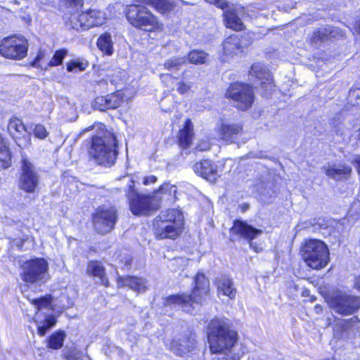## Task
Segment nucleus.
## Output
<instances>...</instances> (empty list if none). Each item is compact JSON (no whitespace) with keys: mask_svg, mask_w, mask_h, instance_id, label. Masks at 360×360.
<instances>
[{"mask_svg":"<svg viewBox=\"0 0 360 360\" xmlns=\"http://www.w3.org/2000/svg\"><path fill=\"white\" fill-rule=\"evenodd\" d=\"M326 300L334 311L342 316L354 314L360 308V297L340 290L330 292Z\"/></svg>","mask_w":360,"mask_h":360,"instance_id":"nucleus-9","label":"nucleus"},{"mask_svg":"<svg viewBox=\"0 0 360 360\" xmlns=\"http://www.w3.org/2000/svg\"><path fill=\"white\" fill-rule=\"evenodd\" d=\"M357 318L354 316L349 319H338L336 321L334 332L336 337L338 338H343V332L347 330L351 326L352 323L355 322Z\"/></svg>","mask_w":360,"mask_h":360,"instance_id":"nucleus-36","label":"nucleus"},{"mask_svg":"<svg viewBox=\"0 0 360 360\" xmlns=\"http://www.w3.org/2000/svg\"><path fill=\"white\" fill-rule=\"evenodd\" d=\"M211 295L210 281L202 271H198L193 277L191 292L176 293L164 298V306L178 305L186 313H191L195 305L202 306Z\"/></svg>","mask_w":360,"mask_h":360,"instance_id":"nucleus-4","label":"nucleus"},{"mask_svg":"<svg viewBox=\"0 0 360 360\" xmlns=\"http://www.w3.org/2000/svg\"><path fill=\"white\" fill-rule=\"evenodd\" d=\"M169 349L176 356H189L198 354L197 333L193 330H188L181 338H173L170 342Z\"/></svg>","mask_w":360,"mask_h":360,"instance_id":"nucleus-16","label":"nucleus"},{"mask_svg":"<svg viewBox=\"0 0 360 360\" xmlns=\"http://www.w3.org/2000/svg\"><path fill=\"white\" fill-rule=\"evenodd\" d=\"M175 187L169 183H164L155 190L153 193H142L136 188L135 181L131 179L126 191L128 207L133 215L136 217H148L157 212L161 207L160 199L155 194H168L172 195L175 193Z\"/></svg>","mask_w":360,"mask_h":360,"instance_id":"nucleus-2","label":"nucleus"},{"mask_svg":"<svg viewBox=\"0 0 360 360\" xmlns=\"http://www.w3.org/2000/svg\"><path fill=\"white\" fill-rule=\"evenodd\" d=\"M300 253L307 264L314 269L325 267L329 262L328 246L321 240H306L300 248Z\"/></svg>","mask_w":360,"mask_h":360,"instance_id":"nucleus-7","label":"nucleus"},{"mask_svg":"<svg viewBox=\"0 0 360 360\" xmlns=\"http://www.w3.org/2000/svg\"><path fill=\"white\" fill-rule=\"evenodd\" d=\"M354 286L356 288H357L358 290H360V275L359 276V277L356 278V281L355 282V284H354Z\"/></svg>","mask_w":360,"mask_h":360,"instance_id":"nucleus-56","label":"nucleus"},{"mask_svg":"<svg viewBox=\"0 0 360 360\" xmlns=\"http://www.w3.org/2000/svg\"><path fill=\"white\" fill-rule=\"evenodd\" d=\"M12 155L8 146H0V168L6 169L11 166Z\"/></svg>","mask_w":360,"mask_h":360,"instance_id":"nucleus-38","label":"nucleus"},{"mask_svg":"<svg viewBox=\"0 0 360 360\" xmlns=\"http://www.w3.org/2000/svg\"><path fill=\"white\" fill-rule=\"evenodd\" d=\"M213 5L218 8L226 11L229 6V3L226 0H215Z\"/></svg>","mask_w":360,"mask_h":360,"instance_id":"nucleus-49","label":"nucleus"},{"mask_svg":"<svg viewBox=\"0 0 360 360\" xmlns=\"http://www.w3.org/2000/svg\"><path fill=\"white\" fill-rule=\"evenodd\" d=\"M249 75L260 82L266 79L271 75L268 70L259 63H253L250 68Z\"/></svg>","mask_w":360,"mask_h":360,"instance_id":"nucleus-35","label":"nucleus"},{"mask_svg":"<svg viewBox=\"0 0 360 360\" xmlns=\"http://www.w3.org/2000/svg\"><path fill=\"white\" fill-rule=\"evenodd\" d=\"M176 6L174 0H133L126 6L124 14L128 23L136 30L146 32H158L164 29L163 23L148 7L162 15L173 12Z\"/></svg>","mask_w":360,"mask_h":360,"instance_id":"nucleus-1","label":"nucleus"},{"mask_svg":"<svg viewBox=\"0 0 360 360\" xmlns=\"http://www.w3.org/2000/svg\"><path fill=\"white\" fill-rule=\"evenodd\" d=\"M98 49L105 56H111L114 52L113 41L110 32H105L97 39Z\"/></svg>","mask_w":360,"mask_h":360,"instance_id":"nucleus-29","label":"nucleus"},{"mask_svg":"<svg viewBox=\"0 0 360 360\" xmlns=\"http://www.w3.org/2000/svg\"><path fill=\"white\" fill-rule=\"evenodd\" d=\"M63 357L66 360H82V352L75 348H70L63 354Z\"/></svg>","mask_w":360,"mask_h":360,"instance_id":"nucleus-44","label":"nucleus"},{"mask_svg":"<svg viewBox=\"0 0 360 360\" xmlns=\"http://www.w3.org/2000/svg\"><path fill=\"white\" fill-rule=\"evenodd\" d=\"M231 236L243 238L250 243L262 234V231L248 224L241 219H235L229 229ZM252 243H250V246Z\"/></svg>","mask_w":360,"mask_h":360,"instance_id":"nucleus-20","label":"nucleus"},{"mask_svg":"<svg viewBox=\"0 0 360 360\" xmlns=\"http://www.w3.org/2000/svg\"><path fill=\"white\" fill-rule=\"evenodd\" d=\"M133 95L128 94V89H121L108 94L105 96H97L92 102L94 110L105 111L120 107L124 103L128 102Z\"/></svg>","mask_w":360,"mask_h":360,"instance_id":"nucleus-15","label":"nucleus"},{"mask_svg":"<svg viewBox=\"0 0 360 360\" xmlns=\"http://www.w3.org/2000/svg\"><path fill=\"white\" fill-rule=\"evenodd\" d=\"M351 162L356 167L359 174H360V155H354Z\"/></svg>","mask_w":360,"mask_h":360,"instance_id":"nucleus-51","label":"nucleus"},{"mask_svg":"<svg viewBox=\"0 0 360 360\" xmlns=\"http://www.w3.org/2000/svg\"><path fill=\"white\" fill-rule=\"evenodd\" d=\"M155 237L158 240L177 239L183 233L184 219L177 209H167L155 217L153 224Z\"/></svg>","mask_w":360,"mask_h":360,"instance_id":"nucleus-6","label":"nucleus"},{"mask_svg":"<svg viewBox=\"0 0 360 360\" xmlns=\"http://www.w3.org/2000/svg\"><path fill=\"white\" fill-rule=\"evenodd\" d=\"M206 338L210 352L221 354L230 352L238 340V333L227 318L214 316L206 326Z\"/></svg>","mask_w":360,"mask_h":360,"instance_id":"nucleus-3","label":"nucleus"},{"mask_svg":"<svg viewBox=\"0 0 360 360\" xmlns=\"http://www.w3.org/2000/svg\"><path fill=\"white\" fill-rule=\"evenodd\" d=\"M259 85L262 89V96L268 98L275 89L272 75L261 81Z\"/></svg>","mask_w":360,"mask_h":360,"instance_id":"nucleus-39","label":"nucleus"},{"mask_svg":"<svg viewBox=\"0 0 360 360\" xmlns=\"http://www.w3.org/2000/svg\"><path fill=\"white\" fill-rule=\"evenodd\" d=\"M208 54L199 49H193L187 54V58L190 63L194 65H202L206 63Z\"/></svg>","mask_w":360,"mask_h":360,"instance_id":"nucleus-34","label":"nucleus"},{"mask_svg":"<svg viewBox=\"0 0 360 360\" xmlns=\"http://www.w3.org/2000/svg\"><path fill=\"white\" fill-rule=\"evenodd\" d=\"M245 40L246 37L243 34H231L226 37L221 42L222 60H226L243 54L250 44L245 42Z\"/></svg>","mask_w":360,"mask_h":360,"instance_id":"nucleus-18","label":"nucleus"},{"mask_svg":"<svg viewBox=\"0 0 360 360\" xmlns=\"http://www.w3.org/2000/svg\"><path fill=\"white\" fill-rule=\"evenodd\" d=\"M193 169L198 176L210 182H215L220 176L219 172H222L223 168L210 159H202L193 165Z\"/></svg>","mask_w":360,"mask_h":360,"instance_id":"nucleus-19","label":"nucleus"},{"mask_svg":"<svg viewBox=\"0 0 360 360\" xmlns=\"http://www.w3.org/2000/svg\"><path fill=\"white\" fill-rule=\"evenodd\" d=\"M159 77L164 86L172 90L174 89V86L176 84V81L178 80L177 77L169 73H162Z\"/></svg>","mask_w":360,"mask_h":360,"instance_id":"nucleus-43","label":"nucleus"},{"mask_svg":"<svg viewBox=\"0 0 360 360\" xmlns=\"http://www.w3.org/2000/svg\"><path fill=\"white\" fill-rule=\"evenodd\" d=\"M214 284L218 293L226 296L231 300L235 299L237 290L234 286L232 278L223 275L215 281Z\"/></svg>","mask_w":360,"mask_h":360,"instance_id":"nucleus-25","label":"nucleus"},{"mask_svg":"<svg viewBox=\"0 0 360 360\" xmlns=\"http://www.w3.org/2000/svg\"><path fill=\"white\" fill-rule=\"evenodd\" d=\"M245 132L241 122H229L221 120L216 129L217 140L225 145L237 143L243 140Z\"/></svg>","mask_w":360,"mask_h":360,"instance_id":"nucleus-14","label":"nucleus"},{"mask_svg":"<svg viewBox=\"0 0 360 360\" xmlns=\"http://www.w3.org/2000/svg\"><path fill=\"white\" fill-rule=\"evenodd\" d=\"M28 41L22 35L12 34L0 41V56L6 59L20 60L28 52Z\"/></svg>","mask_w":360,"mask_h":360,"instance_id":"nucleus-11","label":"nucleus"},{"mask_svg":"<svg viewBox=\"0 0 360 360\" xmlns=\"http://www.w3.org/2000/svg\"><path fill=\"white\" fill-rule=\"evenodd\" d=\"M28 300L30 303L35 307L37 310L36 313L44 309L53 310L54 308L53 305V297L49 293L37 298L28 299Z\"/></svg>","mask_w":360,"mask_h":360,"instance_id":"nucleus-30","label":"nucleus"},{"mask_svg":"<svg viewBox=\"0 0 360 360\" xmlns=\"http://www.w3.org/2000/svg\"><path fill=\"white\" fill-rule=\"evenodd\" d=\"M87 154L99 165L112 166L118 155V141L115 133L104 131L103 136H91L86 143Z\"/></svg>","mask_w":360,"mask_h":360,"instance_id":"nucleus-5","label":"nucleus"},{"mask_svg":"<svg viewBox=\"0 0 360 360\" xmlns=\"http://www.w3.org/2000/svg\"><path fill=\"white\" fill-rule=\"evenodd\" d=\"M191 89V85L188 83H186L183 81H181L177 83V92L181 94L184 95L186 93H187Z\"/></svg>","mask_w":360,"mask_h":360,"instance_id":"nucleus-47","label":"nucleus"},{"mask_svg":"<svg viewBox=\"0 0 360 360\" xmlns=\"http://www.w3.org/2000/svg\"><path fill=\"white\" fill-rule=\"evenodd\" d=\"M66 333L63 330L58 329L51 333L46 340V347L50 350L60 349L65 342Z\"/></svg>","mask_w":360,"mask_h":360,"instance_id":"nucleus-28","label":"nucleus"},{"mask_svg":"<svg viewBox=\"0 0 360 360\" xmlns=\"http://www.w3.org/2000/svg\"><path fill=\"white\" fill-rule=\"evenodd\" d=\"M352 31L354 34H360V19L356 20Z\"/></svg>","mask_w":360,"mask_h":360,"instance_id":"nucleus-52","label":"nucleus"},{"mask_svg":"<svg viewBox=\"0 0 360 360\" xmlns=\"http://www.w3.org/2000/svg\"><path fill=\"white\" fill-rule=\"evenodd\" d=\"M85 272L89 277L98 278L99 283L105 288L110 286L106 269L100 260L91 259L88 261Z\"/></svg>","mask_w":360,"mask_h":360,"instance_id":"nucleus-21","label":"nucleus"},{"mask_svg":"<svg viewBox=\"0 0 360 360\" xmlns=\"http://www.w3.org/2000/svg\"><path fill=\"white\" fill-rule=\"evenodd\" d=\"M25 242V239H23V238L20 239L19 244H18V248L19 250H22Z\"/></svg>","mask_w":360,"mask_h":360,"instance_id":"nucleus-57","label":"nucleus"},{"mask_svg":"<svg viewBox=\"0 0 360 360\" xmlns=\"http://www.w3.org/2000/svg\"><path fill=\"white\" fill-rule=\"evenodd\" d=\"M87 252L89 253H97L98 252V250L96 247L94 246H90L89 248H88V250Z\"/></svg>","mask_w":360,"mask_h":360,"instance_id":"nucleus-55","label":"nucleus"},{"mask_svg":"<svg viewBox=\"0 0 360 360\" xmlns=\"http://www.w3.org/2000/svg\"><path fill=\"white\" fill-rule=\"evenodd\" d=\"M314 309L316 310V313H319L322 310V308L319 304H316L314 307Z\"/></svg>","mask_w":360,"mask_h":360,"instance_id":"nucleus-58","label":"nucleus"},{"mask_svg":"<svg viewBox=\"0 0 360 360\" xmlns=\"http://www.w3.org/2000/svg\"><path fill=\"white\" fill-rule=\"evenodd\" d=\"M7 128L9 134L15 140L20 139V135L26 132L25 124L20 119L15 117L11 118Z\"/></svg>","mask_w":360,"mask_h":360,"instance_id":"nucleus-32","label":"nucleus"},{"mask_svg":"<svg viewBox=\"0 0 360 360\" xmlns=\"http://www.w3.org/2000/svg\"><path fill=\"white\" fill-rule=\"evenodd\" d=\"M225 27L235 32L245 30L246 26L242 19L238 16V12L234 8L226 9L222 14Z\"/></svg>","mask_w":360,"mask_h":360,"instance_id":"nucleus-24","label":"nucleus"},{"mask_svg":"<svg viewBox=\"0 0 360 360\" xmlns=\"http://www.w3.org/2000/svg\"><path fill=\"white\" fill-rule=\"evenodd\" d=\"M225 97L232 101L235 107L242 111L250 109L255 100L252 85L241 82L230 83L225 92Z\"/></svg>","mask_w":360,"mask_h":360,"instance_id":"nucleus-8","label":"nucleus"},{"mask_svg":"<svg viewBox=\"0 0 360 360\" xmlns=\"http://www.w3.org/2000/svg\"><path fill=\"white\" fill-rule=\"evenodd\" d=\"M339 34H341V32L338 28L333 27L330 25H326L314 31L311 38V41L312 43L316 44L319 41H325L330 37H336Z\"/></svg>","mask_w":360,"mask_h":360,"instance_id":"nucleus-27","label":"nucleus"},{"mask_svg":"<svg viewBox=\"0 0 360 360\" xmlns=\"http://www.w3.org/2000/svg\"><path fill=\"white\" fill-rule=\"evenodd\" d=\"M34 135L40 139H44L48 136L46 128L41 124H37L33 129Z\"/></svg>","mask_w":360,"mask_h":360,"instance_id":"nucleus-45","label":"nucleus"},{"mask_svg":"<svg viewBox=\"0 0 360 360\" xmlns=\"http://www.w3.org/2000/svg\"><path fill=\"white\" fill-rule=\"evenodd\" d=\"M44 51L41 50L38 51L34 58L30 62V65L32 67L41 68L39 62L41 60H42L44 58Z\"/></svg>","mask_w":360,"mask_h":360,"instance_id":"nucleus-48","label":"nucleus"},{"mask_svg":"<svg viewBox=\"0 0 360 360\" xmlns=\"http://www.w3.org/2000/svg\"><path fill=\"white\" fill-rule=\"evenodd\" d=\"M117 218L118 213L115 207L101 205L92 213L91 221L94 231L103 236L114 229Z\"/></svg>","mask_w":360,"mask_h":360,"instance_id":"nucleus-10","label":"nucleus"},{"mask_svg":"<svg viewBox=\"0 0 360 360\" xmlns=\"http://www.w3.org/2000/svg\"><path fill=\"white\" fill-rule=\"evenodd\" d=\"M94 84H95V85L107 86L108 85V82L105 79H100V80H98V81H95Z\"/></svg>","mask_w":360,"mask_h":360,"instance_id":"nucleus-53","label":"nucleus"},{"mask_svg":"<svg viewBox=\"0 0 360 360\" xmlns=\"http://www.w3.org/2000/svg\"><path fill=\"white\" fill-rule=\"evenodd\" d=\"M20 163L18 187L27 193H34L39 186V174L34 164L26 157L22 158Z\"/></svg>","mask_w":360,"mask_h":360,"instance_id":"nucleus-13","label":"nucleus"},{"mask_svg":"<svg viewBox=\"0 0 360 360\" xmlns=\"http://www.w3.org/2000/svg\"><path fill=\"white\" fill-rule=\"evenodd\" d=\"M194 136L193 122L188 118L177 132L176 143L180 148L188 149L193 144Z\"/></svg>","mask_w":360,"mask_h":360,"instance_id":"nucleus-23","label":"nucleus"},{"mask_svg":"<svg viewBox=\"0 0 360 360\" xmlns=\"http://www.w3.org/2000/svg\"><path fill=\"white\" fill-rule=\"evenodd\" d=\"M84 0H58V9L70 13H77L84 6Z\"/></svg>","mask_w":360,"mask_h":360,"instance_id":"nucleus-31","label":"nucleus"},{"mask_svg":"<svg viewBox=\"0 0 360 360\" xmlns=\"http://www.w3.org/2000/svg\"><path fill=\"white\" fill-rule=\"evenodd\" d=\"M185 62L184 58H170L164 62L163 67L167 70H179Z\"/></svg>","mask_w":360,"mask_h":360,"instance_id":"nucleus-41","label":"nucleus"},{"mask_svg":"<svg viewBox=\"0 0 360 360\" xmlns=\"http://www.w3.org/2000/svg\"><path fill=\"white\" fill-rule=\"evenodd\" d=\"M20 278L27 285L44 282L49 272V263L44 257H33L22 264Z\"/></svg>","mask_w":360,"mask_h":360,"instance_id":"nucleus-12","label":"nucleus"},{"mask_svg":"<svg viewBox=\"0 0 360 360\" xmlns=\"http://www.w3.org/2000/svg\"><path fill=\"white\" fill-rule=\"evenodd\" d=\"M249 208V205L248 203H243L240 205V210L241 212H246Z\"/></svg>","mask_w":360,"mask_h":360,"instance_id":"nucleus-54","label":"nucleus"},{"mask_svg":"<svg viewBox=\"0 0 360 360\" xmlns=\"http://www.w3.org/2000/svg\"><path fill=\"white\" fill-rule=\"evenodd\" d=\"M212 144L208 140H200L196 145V150L198 151H207L211 148Z\"/></svg>","mask_w":360,"mask_h":360,"instance_id":"nucleus-46","label":"nucleus"},{"mask_svg":"<svg viewBox=\"0 0 360 360\" xmlns=\"http://www.w3.org/2000/svg\"><path fill=\"white\" fill-rule=\"evenodd\" d=\"M106 21L105 13L101 10L89 8L80 11L76 20L71 22L72 27L75 30H88L94 27H99Z\"/></svg>","mask_w":360,"mask_h":360,"instance_id":"nucleus-17","label":"nucleus"},{"mask_svg":"<svg viewBox=\"0 0 360 360\" xmlns=\"http://www.w3.org/2000/svg\"><path fill=\"white\" fill-rule=\"evenodd\" d=\"M204 1L210 4H214L215 0H204Z\"/></svg>","mask_w":360,"mask_h":360,"instance_id":"nucleus-59","label":"nucleus"},{"mask_svg":"<svg viewBox=\"0 0 360 360\" xmlns=\"http://www.w3.org/2000/svg\"><path fill=\"white\" fill-rule=\"evenodd\" d=\"M89 62L86 60H71L66 63V70L68 72H77L84 71L89 66Z\"/></svg>","mask_w":360,"mask_h":360,"instance_id":"nucleus-37","label":"nucleus"},{"mask_svg":"<svg viewBox=\"0 0 360 360\" xmlns=\"http://www.w3.org/2000/svg\"><path fill=\"white\" fill-rule=\"evenodd\" d=\"M57 316L54 314H46L44 319L41 321V325L37 328V333L39 336L43 337L46 333L53 328L58 321Z\"/></svg>","mask_w":360,"mask_h":360,"instance_id":"nucleus-33","label":"nucleus"},{"mask_svg":"<svg viewBox=\"0 0 360 360\" xmlns=\"http://www.w3.org/2000/svg\"><path fill=\"white\" fill-rule=\"evenodd\" d=\"M116 281L118 287H128L138 293L145 292L148 289L147 280L140 276L131 275L118 276Z\"/></svg>","mask_w":360,"mask_h":360,"instance_id":"nucleus-22","label":"nucleus"},{"mask_svg":"<svg viewBox=\"0 0 360 360\" xmlns=\"http://www.w3.org/2000/svg\"><path fill=\"white\" fill-rule=\"evenodd\" d=\"M323 169L328 176L338 181L347 179L352 173V168L345 165H328Z\"/></svg>","mask_w":360,"mask_h":360,"instance_id":"nucleus-26","label":"nucleus"},{"mask_svg":"<svg viewBox=\"0 0 360 360\" xmlns=\"http://www.w3.org/2000/svg\"><path fill=\"white\" fill-rule=\"evenodd\" d=\"M68 55V51L65 49H59L56 50L48 63L49 67H56L63 64V60Z\"/></svg>","mask_w":360,"mask_h":360,"instance_id":"nucleus-40","label":"nucleus"},{"mask_svg":"<svg viewBox=\"0 0 360 360\" xmlns=\"http://www.w3.org/2000/svg\"><path fill=\"white\" fill-rule=\"evenodd\" d=\"M158 181L157 177L155 175H150L145 176L143 179V184L144 185L153 184Z\"/></svg>","mask_w":360,"mask_h":360,"instance_id":"nucleus-50","label":"nucleus"},{"mask_svg":"<svg viewBox=\"0 0 360 360\" xmlns=\"http://www.w3.org/2000/svg\"><path fill=\"white\" fill-rule=\"evenodd\" d=\"M347 105L352 107L360 106V88L350 89L347 96Z\"/></svg>","mask_w":360,"mask_h":360,"instance_id":"nucleus-42","label":"nucleus"}]
</instances>
